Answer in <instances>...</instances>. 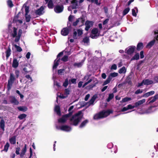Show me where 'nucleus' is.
<instances>
[{
    "label": "nucleus",
    "instance_id": "7c9ffc66",
    "mask_svg": "<svg viewBox=\"0 0 158 158\" xmlns=\"http://www.w3.org/2000/svg\"><path fill=\"white\" fill-rule=\"evenodd\" d=\"M139 58V55L138 53H136L135 55L131 59V61L134 60H138Z\"/></svg>",
    "mask_w": 158,
    "mask_h": 158
},
{
    "label": "nucleus",
    "instance_id": "09e8293b",
    "mask_svg": "<svg viewBox=\"0 0 158 158\" xmlns=\"http://www.w3.org/2000/svg\"><path fill=\"white\" fill-rule=\"evenodd\" d=\"M68 56L67 55H64L61 59V60L63 62H66L68 61Z\"/></svg>",
    "mask_w": 158,
    "mask_h": 158
},
{
    "label": "nucleus",
    "instance_id": "aec40b11",
    "mask_svg": "<svg viewBox=\"0 0 158 158\" xmlns=\"http://www.w3.org/2000/svg\"><path fill=\"white\" fill-rule=\"evenodd\" d=\"M143 48V44L142 42L139 43L136 47V49L138 51H139L142 49Z\"/></svg>",
    "mask_w": 158,
    "mask_h": 158
},
{
    "label": "nucleus",
    "instance_id": "2eb2a0df",
    "mask_svg": "<svg viewBox=\"0 0 158 158\" xmlns=\"http://www.w3.org/2000/svg\"><path fill=\"white\" fill-rule=\"evenodd\" d=\"M145 102V99H143L142 100L139 101H138L135 102L134 104L135 107H137L141 105L143 103Z\"/></svg>",
    "mask_w": 158,
    "mask_h": 158
},
{
    "label": "nucleus",
    "instance_id": "a18cd8bd",
    "mask_svg": "<svg viewBox=\"0 0 158 158\" xmlns=\"http://www.w3.org/2000/svg\"><path fill=\"white\" fill-rule=\"evenodd\" d=\"M89 37H86L83 39L82 41L85 43H88L89 42Z\"/></svg>",
    "mask_w": 158,
    "mask_h": 158
},
{
    "label": "nucleus",
    "instance_id": "b1692460",
    "mask_svg": "<svg viewBox=\"0 0 158 158\" xmlns=\"http://www.w3.org/2000/svg\"><path fill=\"white\" fill-rule=\"evenodd\" d=\"M155 93V92L154 91H151L149 92H147V93H145L144 94L143 96H142V97H149L150 96L152 95H153Z\"/></svg>",
    "mask_w": 158,
    "mask_h": 158
},
{
    "label": "nucleus",
    "instance_id": "6e6d98bb",
    "mask_svg": "<svg viewBox=\"0 0 158 158\" xmlns=\"http://www.w3.org/2000/svg\"><path fill=\"white\" fill-rule=\"evenodd\" d=\"M64 94L66 95L67 96L69 94V92H70V90L68 89H65L64 90Z\"/></svg>",
    "mask_w": 158,
    "mask_h": 158
},
{
    "label": "nucleus",
    "instance_id": "58836bf2",
    "mask_svg": "<svg viewBox=\"0 0 158 158\" xmlns=\"http://www.w3.org/2000/svg\"><path fill=\"white\" fill-rule=\"evenodd\" d=\"M130 9L129 7H127L125 9L123 12V15L124 16L127 15L130 11Z\"/></svg>",
    "mask_w": 158,
    "mask_h": 158
},
{
    "label": "nucleus",
    "instance_id": "0e129e2a",
    "mask_svg": "<svg viewBox=\"0 0 158 158\" xmlns=\"http://www.w3.org/2000/svg\"><path fill=\"white\" fill-rule=\"evenodd\" d=\"M117 68V66L116 64H114L111 66L110 69L111 70H116Z\"/></svg>",
    "mask_w": 158,
    "mask_h": 158
},
{
    "label": "nucleus",
    "instance_id": "5fc2aeb1",
    "mask_svg": "<svg viewBox=\"0 0 158 158\" xmlns=\"http://www.w3.org/2000/svg\"><path fill=\"white\" fill-rule=\"evenodd\" d=\"M25 20L27 22H29L31 19V17L30 15H25Z\"/></svg>",
    "mask_w": 158,
    "mask_h": 158
},
{
    "label": "nucleus",
    "instance_id": "dca6fc26",
    "mask_svg": "<svg viewBox=\"0 0 158 158\" xmlns=\"http://www.w3.org/2000/svg\"><path fill=\"white\" fill-rule=\"evenodd\" d=\"M19 64V62L17 59L15 58H14L12 64V67L15 68H16L18 67Z\"/></svg>",
    "mask_w": 158,
    "mask_h": 158
},
{
    "label": "nucleus",
    "instance_id": "5701e85b",
    "mask_svg": "<svg viewBox=\"0 0 158 158\" xmlns=\"http://www.w3.org/2000/svg\"><path fill=\"white\" fill-rule=\"evenodd\" d=\"M155 41L156 40L155 39L152 40L146 45V47L147 48H150L154 45Z\"/></svg>",
    "mask_w": 158,
    "mask_h": 158
},
{
    "label": "nucleus",
    "instance_id": "49530a36",
    "mask_svg": "<svg viewBox=\"0 0 158 158\" xmlns=\"http://www.w3.org/2000/svg\"><path fill=\"white\" fill-rule=\"evenodd\" d=\"M17 51L20 52L22 51V49L20 46H18L16 44L14 45Z\"/></svg>",
    "mask_w": 158,
    "mask_h": 158
},
{
    "label": "nucleus",
    "instance_id": "ea45409f",
    "mask_svg": "<svg viewBox=\"0 0 158 158\" xmlns=\"http://www.w3.org/2000/svg\"><path fill=\"white\" fill-rule=\"evenodd\" d=\"M114 95L113 93L109 94L108 97L106 99V101L107 102H110L111 100L114 98Z\"/></svg>",
    "mask_w": 158,
    "mask_h": 158
},
{
    "label": "nucleus",
    "instance_id": "680f3d73",
    "mask_svg": "<svg viewBox=\"0 0 158 158\" xmlns=\"http://www.w3.org/2000/svg\"><path fill=\"white\" fill-rule=\"evenodd\" d=\"M79 19H77L76 21L73 22V25L75 27L77 25L78 23H79Z\"/></svg>",
    "mask_w": 158,
    "mask_h": 158
},
{
    "label": "nucleus",
    "instance_id": "bf43d9fd",
    "mask_svg": "<svg viewBox=\"0 0 158 158\" xmlns=\"http://www.w3.org/2000/svg\"><path fill=\"white\" fill-rule=\"evenodd\" d=\"M65 71V69H59L58 70V73L59 74L62 75V73Z\"/></svg>",
    "mask_w": 158,
    "mask_h": 158
},
{
    "label": "nucleus",
    "instance_id": "f8f14e48",
    "mask_svg": "<svg viewBox=\"0 0 158 158\" xmlns=\"http://www.w3.org/2000/svg\"><path fill=\"white\" fill-rule=\"evenodd\" d=\"M69 33V29L66 27L64 28L61 31V35L63 36H66L68 35Z\"/></svg>",
    "mask_w": 158,
    "mask_h": 158
},
{
    "label": "nucleus",
    "instance_id": "2f4dec72",
    "mask_svg": "<svg viewBox=\"0 0 158 158\" xmlns=\"http://www.w3.org/2000/svg\"><path fill=\"white\" fill-rule=\"evenodd\" d=\"M53 3L52 0H50L48 2V7L49 9H52L53 7Z\"/></svg>",
    "mask_w": 158,
    "mask_h": 158
},
{
    "label": "nucleus",
    "instance_id": "13d9d810",
    "mask_svg": "<svg viewBox=\"0 0 158 158\" xmlns=\"http://www.w3.org/2000/svg\"><path fill=\"white\" fill-rule=\"evenodd\" d=\"M19 70H16L15 71V74L16 76V78H18L19 76Z\"/></svg>",
    "mask_w": 158,
    "mask_h": 158
},
{
    "label": "nucleus",
    "instance_id": "37998d69",
    "mask_svg": "<svg viewBox=\"0 0 158 158\" xmlns=\"http://www.w3.org/2000/svg\"><path fill=\"white\" fill-rule=\"evenodd\" d=\"M7 3V5L10 8L14 6L11 0H8Z\"/></svg>",
    "mask_w": 158,
    "mask_h": 158
},
{
    "label": "nucleus",
    "instance_id": "c03bdc74",
    "mask_svg": "<svg viewBox=\"0 0 158 158\" xmlns=\"http://www.w3.org/2000/svg\"><path fill=\"white\" fill-rule=\"evenodd\" d=\"M27 116V115L26 114H21L18 116V118H19V119L22 120L25 118Z\"/></svg>",
    "mask_w": 158,
    "mask_h": 158
},
{
    "label": "nucleus",
    "instance_id": "cd10ccee",
    "mask_svg": "<svg viewBox=\"0 0 158 158\" xmlns=\"http://www.w3.org/2000/svg\"><path fill=\"white\" fill-rule=\"evenodd\" d=\"M13 32L11 34V35L13 38L17 36V29L15 27H13Z\"/></svg>",
    "mask_w": 158,
    "mask_h": 158
},
{
    "label": "nucleus",
    "instance_id": "ddd939ff",
    "mask_svg": "<svg viewBox=\"0 0 158 158\" xmlns=\"http://www.w3.org/2000/svg\"><path fill=\"white\" fill-rule=\"evenodd\" d=\"M10 102L12 104L16 105H18L19 102V101L14 96H11L10 99Z\"/></svg>",
    "mask_w": 158,
    "mask_h": 158
},
{
    "label": "nucleus",
    "instance_id": "9b49d317",
    "mask_svg": "<svg viewBox=\"0 0 158 158\" xmlns=\"http://www.w3.org/2000/svg\"><path fill=\"white\" fill-rule=\"evenodd\" d=\"M85 30L86 31H88L90 27L92 26L93 24L92 22L89 21H86L85 22Z\"/></svg>",
    "mask_w": 158,
    "mask_h": 158
},
{
    "label": "nucleus",
    "instance_id": "79ce46f5",
    "mask_svg": "<svg viewBox=\"0 0 158 158\" xmlns=\"http://www.w3.org/2000/svg\"><path fill=\"white\" fill-rule=\"evenodd\" d=\"M20 13V12H19L18 14L15 16L14 17L13 19V22L15 23H16L17 22V21L19 18V15Z\"/></svg>",
    "mask_w": 158,
    "mask_h": 158
},
{
    "label": "nucleus",
    "instance_id": "774afa93",
    "mask_svg": "<svg viewBox=\"0 0 158 158\" xmlns=\"http://www.w3.org/2000/svg\"><path fill=\"white\" fill-rule=\"evenodd\" d=\"M78 19H79V22H81V23H82V25H83L85 21V19L82 17L79 18Z\"/></svg>",
    "mask_w": 158,
    "mask_h": 158
},
{
    "label": "nucleus",
    "instance_id": "1a4fd4ad",
    "mask_svg": "<svg viewBox=\"0 0 158 158\" xmlns=\"http://www.w3.org/2000/svg\"><path fill=\"white\" fill-rule=\"evenodd\" d=\"M98 32V30L97 28H94L92 30L91 33L92 35H90V37L92 39H94Z\"/></svg>",
    "mask_w": 158,
    "mask_h": 158
},
{
    "label": "nucleus",
    "instance_id": "864d4df0",
    "mask_svg": "<svg viewBox=\"0 0 158 158\" xmlns=\"http://www.w3.org/2000/svg\"><path fill=\"white\" fill-rule=\"evenodd\" d=\"M82 64L81 62L75 63L73 64L74 66H77L78 67H80L82 66Z\"/></svg>",
    "mask_w": 158,
    "mask_h": 158
},
{
    "label": "nucleus",
    "instance_id": "4d7b16f0",
    "mask_svg": "<svg viewBox=\"0 0 158 158\" xmlns=\"http://www.w3.org/2000/svg\"><path fill=\"white\" fill-rule=\"evenodd\" d=\"M98 0H91V2L92 3L94 2L96 5L99 6L100 5L101 3L100 2H98Z\"/></svg>",
    "mask_w": 158,
    "mask_h": 158
},
{
    "label": "nucleus",
    "instance_id": "bb28decb",
    "mask_svg": "<svg viewBox=\"0 0 158 158\" xmlns=\"http://www.w3.org/2000/svg\"><path fill=\"white\" fill-rule=\"evenodd\" d=\"M5 121L3 119H1L0 122V127L4 131H5Z\"/></svg>",
    "mask_w": 158,
    "mask_h": 158
},
{
    "label": "nucleus",
    "instance_id": "338daca9",
    "mask_svg": "<svg viewBox=\"0 0 158 158\" xmlns=\"http://www.w3.org/2000/svg\"><path fill=\"white\" fill-rule=\"evenodd\" d=\"M143 92L142 89H137L136 90L135 92V94H139L142 93Z\"/></svg>",
    "mask_w": 158,
    "mask_h": 158
},
{
    "label": "nucleus",
    "instance_id": "4c0bfd02",
    "mask_svg": "<svg viewBox=\"0 0 158 158\" xmlns=\"http://www.w3.org/2000/svg\"><path fill=\"white\" fill-rule=\"evenodd\" d=\"M10 147V144L9 143L7 142L6 143V144L4 146V148L3 151H5L6 152H7L9 148Z\"/></svg>",
    "mask_w": 158,
    "mask_h": 158
},
{
    "label": "nucleus",
    "instance_id": "6e6552de",
    "mask_svg": "<svg viewBox=\"0 0 158 158\" xmlns=\"http://www.w3.org/2000/svg\"><path fill=\"white\" fill-rule=\"evenodd\" d=\"M44 8L43 6H41L39 9L36 10L35 11V13L36 15L40 16L42 15L44 12Z\"/></svg>",
    "mask_w": 158,
    "mask_h": 158
},
{
    "label": "nucleus",
    "instance_id": "e2e57ef3",
    "mask_svg": "<svg viewBox=\"0 0 158 158\" xmlns=\"http://www.w3.org/2000/svg\"><path fill=\"white\" fill-rule=\"evenodd\" d=\"M25 77L27 79L30 80H31V82H32L33 81L31 77L29 75L26 74L25 76Z\"/></svg>",
    "mask_w": 158,
    "mask_h": 158
},
{
    "label": "nucleus",
    "instance_id": "39448f33",
    "mask_svg": "<svg viewBox=\"0 0 158 158\" xmlns=\"http://www.w3.org/2000/svg\"><path fill=\"white\" fill-rule=\"evenodd\" d=\"M135 47L134 46H131L127 48L125 50V52L129 55H131L134 52Z\"/></svg>",
    "mask_w": 158,
    "mask_h": 158
},
{
    "label": "nucleus",
    "instance_id": "a19ab883",
    "mask_svg": "<svg viewBox=\"0 0 158 158\" xmlns=\"http://www.w3.org/2000/svg\"><path fill=\"white\" fill-rule=\"evenodd\" d=\"M111 79L109 77H108L107 79L105 81H104L103 82L102 85L104 86L105 85L109 83L110 81H111Z\"/></svg>",
    "mask_w": 158,
    "mask_h": 158
},
{
    "label": "nucleus",
    "instance_id": "423d86ee",
    "mask_svg": "<svg viewBox=\"0 0 158 158\" xmlns=\"http://www.w3.org/2000/svg\"><path fill=\"white\" fill-rule=\"evenodd\" d=\"M64 7L63 5H56L54 8V10L57 13H60L63 11Z\"/></svg>",
    "mask_w": 158,
    "mask_h": 158
},
{
    "label": "nucleus",
    "instance_id": "9d476101",
    "mask_svg": "<svg viewBox=\"0 0 158 158\" xmlns=\"http://www.w3.org/2000/svg\"><path fill=\"white\" fill-rule=\"evenodd\" d=\"M60 129L65 131H69L71 129L70 127L67 125H62L60 127Z\"/></svg>",
    "mask_w": 158,
    "mask_h": 158
},
{
    "label": "nucleus",
    "instance_id": "a211bd4d",
    "mask_svg": "<svg viewBox=\"0 0 158 158\" xmlns=\"http://www.w3.org/2000/svg\"><path fill=\"white\" fill-rule=\"evenodd\" d=\"M81 114V111H79L77 113H76L74 115H73L72 117L70 118L69 120L70 121H72L76 117H80V116H80Z\"/></svg>",
    "mask_w": 158,
    "mask_h": 158
},
{
    "label": "nucleus",
    "instance_id": "a878e982",
    "mask_svg": "<svg viewBox=\"0 0 158 158\" xmlns=\"http://www.w3.org/2000/svg\"><path fill=\"white\" fill-rule=\"evenodd\" d=\"M55 111L58 115L59 116L61 115L60 107L59 106H56L55 107Z\"/></svg>",
    "mask_w": 158,
    "mask_h": 158
},
{
    "label": "nucleus",
    "instance_id": "603ef678",
    "mask_svg": "<svg viewBox=\"0 0 158 158\" xmlns=\"http://www.w3.org/2000/svg\"><path fill=\"white\" fill-rule=\"evenodd\" d=\"M77 79L75 78H73L69 81V83L71 84V83L75 84L76 83Z\"/></svg>",
    "mask_w": 158,
    "mask_h": 158
},
{
    "label": "nucleus",
    "instance_id": "4be33fe9",
    "mask_svg": "<svg viewBox=\"0 0 158 158\" xmlns=\"http://www.w3.org/2000/svg\"><path fill=\"white\" fill-rule=\"evenodd\" d=\"M9 141L11 144H15L16 142V136L15 135L13 136L9 139Z\"/></svg>",
    "mask_w": 158,
    "mask_h": 158
},
{
    "label": "nucleus",
    "instance_id": "69168bd1",
    "mask_svg": "<svg viewBox=\"0 0 158 158\" xmlns=\"http://www.w3.org/2000/svg\"><path fill=\"white\" fill-rule=\"evenodd\" d=\"M20 147H17L16 148V151H15V153L17 155H20V153H19V151L20 150Z\"/></svg>",
    "mask_w": 158,
    "mask_h": 158
},
{
    "label": "nucleus",
    "instance_id": "20e7f679",
    "mask_svg": "<svg viewBox=\"0 0 158 158\" xmlns=\"http://www.w3.org/2000/svg\"><path fill=\"white\" fill-rule=\"evenodd\" d=\"M83 34V30L82 29H77V31L75 29H74L73 30V37L74 39H77L78 36H80L82 35Z\"/></svg>",
    "mask_w": 158,
    "mask_h": 158
},
{
    "label": "nucleus",
    "instance_id": "052dcab7",
    "mask_svg": "<svg viewBox=\"0 0 158 158\" xmlns=\"http://www.w3.org/2000/svg\"><path fill=\"white\" fill-rule=\"evenodd\" d=\"M23 70L25 72V74H27L31 71L30 70H28L27 69V67H24V68H23Z\"/></svg>",
    "mask_w": 158,
    "mask_h": 158
},
{
    "label": "nucleus",
    "instance_id": "8fccbe9b",
    "mask_svg": "<svg viewBox=\"0 0 158 158\" xmlns=\"http://www.w3.org/2000/svg\"><path fill=\"white\" fill-rule=\"evenodd\" d=\"M69 84L68 79L66 78L65 79V81L63 83V86L65 87H67Z\"/></svg>",
    "mask_w": 158,
    "mask_h": 158
},
{
    "label": "nucleus",
    "instance_id": "473e14b6",
    "mask_svg": "<svg viewBox=\"0 0 158 158\" xmlns=\"http://www.w3.org/2000/svg\"><path fill=\"white\" fill-rule=\"evenodd\" d=\"M97 97V95H94L89 101V103L90 104H93Z\"/></svg>",
    "mask_w": 158,
    "mask_h": 158
},
{
    "label": "nucleus",
    "instance_id": "412c9836",
    "mask_svg": "<svg viewBox=\"0 0 158 158\" xmlns=\"http://www.w3.org/2000/svg\"><path fill=\"white\" fill-rule=\"evenodd\" d=\"M158 98V94H156L153 97H151L149 99V100H151L149 102V103H152L155 102Z\"/></svg>",
    "mask_w": 158,
    "mask_h": 158
},
{
    "label": "nucleus",
    "instance_id": "0eeeda50",
    "mask_svg": "<svg viewBox=\"0 0 158 158\" xmlns=\"http://www.w3.org/2000/svg\"><path fill=\"white\" fill-rule=\"evenodd\" d=\"M82 118L81 117H78L77 118H74L72 121H70V124L71 125L77 126L78 125V123L80 122Z\"/></svg>",
    "mask_w": 158,
    "mask_h": 158
},
{
    "label": "nucleus",
    "instance_id": "de8ad7c7",
    "mask_svg": "<svg viewBox=\"0 0 158 158\" xmlns=\"http://www.w3.org/2000/svg\"><path fill=\"white\" fill-rule=\"evenodd\" d=\"M24 7L25 11V15H27L29 11V7L28 6H26Z\"/></svg>",
    "mask_w": 158,
    "mask_h": 158
},
{
    "label": "nucleus",
    "instance_id": "c85d7f7f",
    "mask_svg": "<svg viewBox=\"0 0 158 158\" xmlns=\"http://www.w3.org/2000/svg\"><path fill=\"white\" fill-rule=\"evenodd\" d=\"M18 109L20 111L25 112L27 110V108L25 106H19L18 107Z\"/></svg>",
    "mask_w": 158,
    "mask_h": 158
},
{
    "label": "nucleus",
    "instance_id": "72a5a7b5",
    "mask_svg": "<svg viewBox=\"0 0 158 158\" xmlns=\"http://www.w3.org/2000/svg\"><path fill=\"white\" fill-rule=\"evenodd\" d=\"M6 59H7L11 54V49L10 47H8L7 49L6 52Z\"/></svg>",
    "mask_w": 158,
    "mask_h": 158
},
{
    "label": "nucleus",
    "instance_id": "7ed1b4c3",
    "mask_svg": "<svg viewBox=\"0 0 158 158\" xmlns=\"http://www.w3.org/2000/svg\"><path fill=\"white\" fill-rule=\"evenodd\" d=\"M15 80V78L12 73H10L9 79L8 80L7 87L8 90H10L12 85L14 81Z\"/></svg>",
    "mask_w": 158,
    "mask_h": 158
},
{
    "label": "nucleus",
    "instance_id": "e433bc0d",
    "mask_svg": "<svg viewBox=\"0 0 158 158\" xmlns=\"http://www.w3.org/2000/svg\"><path fill=\"white\" fill-rule=\"evenodd\" d=\"M131 98L130 97H126L123 98L122 100L120 101L121 103H123L131 101Z\"/></svg>",
    "mask_w": 158,
    "mask_h": 158
},
{
    "label": "nucleus",
    "instance_id": "f257e3e1",
    "mask_svg": "<svg viewBox=\"0 0 158 158\" xmlns=\"http://www.w3.org/2000/svg\"><path fill=\"white\" fill-rule=\"evenodd\" d=\"M113 113V111L112 110H108L106 111L102 110L94 115L93 117V119L95 120H98L105 118L110 114Z\"/></svg>",
    "mask_w": 158,
    "mask_h": 158
},
{
    "label": "nucleus",
    "instance_id": "c9c22d12",
    "mask_svg": "<svg viewBox=\"0 0 158 158\" xmlns=\"http://www.w3.org/2000/svg\"><path fill=\"white\" fill-rule=\"evenodd\" d=\"M126 72V69L125 66H123L118 71L119 73L120 74L125 73Z\"/></svg>",
    "mask_w": 158,
    "mask_h": 158
},
{
    "label": "nucleus",
    "instance_id": "f03ea898",
    "mask_svg": "<svg viewBox=\"0 0 158 158\" xmlns=\"http://www.w3.org/2000/svg\"><path fill=\"white\" fill-rule=\"evenodd\" d=\"M72 114V112H70L68 114L63 115L61 118L58 119V122L59 123H65L68 119V118L71 117Z\"/></svg>",
    "mask_w": 158,
    "mask_h": 158
},
{
    "label": "nucleus",
    "instance_id": "393cba45",
    "mask_svg": "<svg viewBox=\"0 0 158 158\" xmlns=\"http://www.w3.org/2000/svg\"><path fill=\"white\" fill-rule=\"evenodd\" d=\"M144 85H148L152 84L153 83L152 80H150L148 79H143Z\"/></svg>",
    "mask_w": 158,
    "mask_h": 158
},
{
    "label": "nucleus",
    "instance_id": "3c124183",
    "mask_svg": "<svg viewBox=\"0 0 158 158\" xmlns=\"http://www.w3.org/2000/svg\"><path fill=\"white\" fill-rule=\"evenodd\" d=\"M59 63L56 61L55 60H54V64L53 66V69H56L59 64Z\"/></svg>",
    "mask_w": 158,
    "mask_h": 158
},
{
    "label": "nucleus",
    "instance_id": "4468645a",
    "mask_svg": "<svg viewBox=\"0 0 158 158\" xmlns=\"http://www.w3.org/2000/svg\"><path fill=\"white\" fill-rule=\"evenodd\" d=\"M22 30L19 29L18 34V35L15 38V42H18L20 40L22 34Z\"/></svg>",
    "mask_w": 158,
    "mask_h": 158
},
{
    "label": "nucleus",
    "instance_id": "6ab92c4d",
    "mask_svg": "<svg viewBox=\"0 0 158 158\" xmlns=\"http://www.w3.org/2000/svg\"><path fill=\"white\" fill-rule=\"evenodd\" d=\"M77 2V0H72L71 1V3L72 4L71 8L73 9L77 8V6H78Z\"/></svg>",
    "mask_w": 158,
    "mask_h": 158
},
{
    "label": "nucleus",
    "instance_id": "f704fd0d",
    "mask_svg": "<svg viewBox=\"0 0 158 158\" xmlns=\"http://www.w3.org/2000/svg\"><path fill=\"white\" fill-rule=\"evenodd\" d=\"M118 75V73H117L114 72L111 73L109 76H108L112 80V77H117Z\"/></svg>",
    "mask_w": 158,
    "mask_h": 158
},
{
    "label": "nucleus",
    "instance_id": "f3484780",
    "mask_svg": "<svg viewBox=\"0 0 158 158\" xmlns=\"http://www.w3.org/2000/svg\"><path fill=\"white\" fill-rule=\"evenodd\" d=\"M27 151V145L25 144L24 146L21 150V152L20 154V157L21 158H23L24 155L25 154V153Z\"/></svg>",
    "mask_w": 158,
    "mask_h": 158
},
{
    "label": "nucleus",
    "instance_id": "c756f323",
    "mask_svg": "<svg viewBox=\"0 0 158 158\" xmlns=\"http://www.w3.org/2000/svg\"><path fill=\"white\" fill-rule=\"evenodd\" d=\"M89 121L88 119H86L83 121L79 126V127L80 128L84 127L85 126L86 124L89 122Z\"/></svg>",
    "mask_w": 158,
    "mask_h": 158
}]
</instances>
